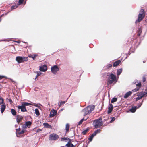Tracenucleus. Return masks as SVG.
<instances>
[{"label":"nucleus","instance_id":"obj_21","mask_svg":"<svg viewBox=\"0 0 147 147\" xmlns=\"http://www.w3.org/2000/svg\"><path fill=\"white\" fill-rule=\"evenodd\" d=\"M136 110V107H132V108L130 109V111L132 113H134L135 112Z\"/></svg>","mask_w":147,"mask_h":147},{"label":"nucleus","instance_id":"obj_30","mask_svg":"<svg viewBox=\"0 0 147 147\" xmlns=\"http://www.w3.org/2000/svg\"><path fill=\"white\" fill-rule=\"evenodd\" d=\"M18 5H14L12 6L11 7V9L12 10H13V9L17 8L18 7Z\"/></svg>","mask_w":147,"mask_h":147},{"label":"nucleus","instance_id":"obj_13","mask_svg":"<svg viewBox=\"0 0 147 147\" xmlns=\"http://www.w3.org/2000/svg\"><path fill=\"white\" fill-rule=\"evenodd\" d=\"M23 117L21 116L17 115V116L16 120L18 123H19L22 119Z\"/></svg>","mask_w":147,"mask_h":147},{"label":"nucleus","instance_id":"obj_38","mask_svg":"<svg viewBox=\"0 0 147 147\" xmlns=\"http://www.w3.org/2000/svg\"><path fill=\"white\" fill-rule=\"evenodd\" d=\"M139 89H139V88H138L137 87L136 88L133 89L132 90V91L133 92H136L138 91L139 90Z\"/></svg>","mask_w":147,"mask_h":147},{"label":"nucleus","instance_id":"obj_12","mask_svg":"<svg viewBox=\"0 0 147 147\" xmlns=\"http://www.w3.org/2000/svg\"><path fill=\"white\" fill-rule=\"evenodd\" d=\"M6 108V105L5 103L2 104L1 106V111L2 113H3L5 111Z\"/></svg>","mask_w":147,"mask_h":147},{"label":"nucleus","instance_id":"obj_3","mask_svg":"<svg viewBox=\"0 0 147 147\" xmlns=\"http://www.w3.org/2000/svg\"><path fill=\"white\" fill-rule=\"evenodd\" d=\"M145 16V13L144 9H141L140 10L139 14L138 15V19L135 21V23H138L144 18Z\"/></svg>","mask_w":147,"mask_h":147},{"label":"nucleus","instance_id":"obj_28","mask_svg":"<svg viewBox=\"0 0 147 147\" xmlns=\"http://www.w3.org/2000/svg\"><path fill=\"white\" fill-rule=\"evenodd\" d=\"M117 98H116L114 97L111 99V102L112 103H113L117 101Z\"/></svg>","mask_w":147,"mask_h":147},{"label":"nucleus","instance_id":"obj_48","mask_svg":"<svg viewBox=\"0 0 147 147\" xmlns=\"http://www.w3.org/2000/svg\"><path fill=\"white\" fill-rule=\"evenodd\" d=\"M42 131V129H38V130L36 132H37V133H38V132H39L40 131Z\"/></svg>","mask_w":147,"mask_h":147},{"label":"nucleus","instance_id":"obj_39","mask_svg":"<svg viewBox=\"0 0 147 147\" xmlns=\"http://www.w3.org/2000/svg\"><path fill=\"white\" fill-rule=\"evenodd\" d=\"M21 129L20 128H19L18 129H16V133H17L18 134H19V133H20V131Z\"/></svg>","mask_w":147,"mask_h":147},{"label":"nucleus","instance_id":"obj_23","mask_svg":"<svg viewBox=\"0 0 147 147\" xmlns=\"http://www.w3.org/2000/svg\"><path fill=\"white\" fill-rule=\"evenodd\" d=\"M122 72V69L121 68L118 69L117 71V76L120 75Z\"/></svg>","mask_w":147,"mask_h":147},{"label":"nucleus","instance_id":"obj_46","mask_svg":"<svg viewBox=\"0 0 147 147\" xmlns=\"http://www.w3.org/2000/svg\"><path fill=\"white\" fill-rule=\"evenodd\" d=\"M146 80V77L145 76H144L143 77L142 81L143 82H145Z\"/></svg>","mask_w":147,"mask_h":147},{"label":"nucleus","instance_id":"obj_2","mask_svg":"<svg viewBox=\"0 0 147 147\" xmlns=\"http://www.w3.org/2000/svg\"><path fill=\"white\" fill-rule=\"evenodd\" d=\"M107 76L108 78L107 84L108 85L111 84L114 82H117L116 77L115 75L113 74H111L107 75Z\"/></svg>","mask_w":147,"mask_h":147},{"label":"nucleus","instance_id":"obj_17","mask_svg":"<svg viewBox=\"0 0 147 147\" xmlns=\"http://www.w3.org/2000/svg\"><path fill=\"white\" fill-rule=\"evenodd\" d=\"M43 125L45 127L49 128H52V127L51 125L48 124L47 123H43Z\"/></svg>","mask_w":147,"mask_h":147},{"label":"nucleus","instance_id":"obj_7","mask_svg":"<svg viewBox=\"0 0 147 147\" xmlns=\"http://www.w3.org/2000/svg\"><path fill=\"white\" fill-rule=\"evenodd\" d=\"M51 71L52 73L56 74L57 72L59 70L58 67L57 65H54L51 68Z\"/></svg>","mask_w":147,"mask_h":147},{"label":"nucleus","instance_id":"obj_20","mask_svg":"<svg viewBox=\"0 0 147 147\" xmlns=\"http://www.w3.org/2000/svg\"><path fill=\"white\" fill-rule=\"evenodd\" d=\"M137 32H138V34H137L138 36H140V35L141 34L142 32V30L141 28H138V30Z\"/></svg>","mask_w":147,"mask_h":147},{"label":"nucleus","instance_id":"obj_42","mask_svg":"<svg viewBox=\"0 0 147 147\" xmlns=\"http://www.w3.org/2000/svg\"><path fill=\"white\" fill-rule=\"evenodd\" d=\"M98 133V132L96 131H94L93 134H91L92 136H93V137H94Z\"/></svg>","mask_w":147,"mask_h":147},{"label":"nucleus","instance_id":"obj_32","mask_svg":"<svg viewBox=\"0 0 147 147\" xmlns=\"http://www.w3.org/2000/svg\"><path fill=\"white\" fill-rule=\"evenodd\" d=\"M112 66V65L111 64H108L106 66V67L107 69H109V68H111Z\"/></svg>","mask_w":147,"mask_h":147},{"label":"nucleus","instance_id":"obj_19","mask_svg":"<svg viewBox=\"0 0 147 147\" xmlns=\"http://www.w3.org/2000/svg\"><path fill=\"white\" fill-rule=\"evenodd\" d=\"M69 127L70 126L69 124L67 123L66 124L65 129L66 130V133L69 132Z\"/></svg>","mask_w":147,"mask_h":147},{"label":"nucleus","instance_id":"obj_29","mask_svg":"<svg viewBox=\"0 0 147 147\" xmlns=\"http://www.w3.org/2000/svg\"><path fill=\"white\" fill-rule=\"evenodd\" d=\"M25 124L28 127L29 126H30L32 124V123L30 121H28L27 122H26L25 123Z\"/></svg>","mask_w":147,"mask_h":147},{"label":"nucleus","instance_id":"obj_44","mask_svg":"<svg viewBox=\"0 0 147 147\" xmlns=\"http://www.w3.org/2000/svg\"><path fill=\"white\" fill-rule=\"evenodd\" d=\"M141 98H142L141 97H140L138 96V97H137L136 98V101H137L138 100H139L141 99Z\"/></svg>","mask_w":147,"mask_h":147},{"label":"nucleus","instance_id":"obj_43","mask_svg":"<svg viewBox=\"0 0 147 147\" xmlns=\"http://www.w3.org/2000/svg\"><path fill=\"white\" fill-rule=\"evenodd\" d=\"M111 118H112V119L110 121V122L112 123L115 120V118L114 117H113L112 118L111 117Z\"/></svg>","mask_w":147,"mask_h":147},{"label":"nucleus","instance_id":"obj_27","mask_svg":"<svg viewBox=\"0 0 147 147\" xmlns=\"http://www.w3.org/2000/svg\"><path fill=\"white\" fill-rule=\"evenodd\" d=\"M89 129L88 128H87L86 129L84 130L82 132V134L83 135H85L86 134V133L88 132L89 131Z\"/></svg>","mask_w":147,"mask_h":147},{"label":"nucleus","instance_id":"obj_33","mask_svg":"<svg viewBox=\"0 0 147 147\" xmlns=\"http://www.w3.org/2000/svg\"><path fill=\"white\" fill-rule=\"evenodd\" d=\"M24 0H19L18 5H20L23 3Z\"/></svg>","mask_w":147,"mask_h":147},{"label":"nucleus","instance_id":"obj_31","mask_svg":"<svg viewBox=\"0 0 147 147\" xmlns=\"http://www.w3.org/2000/svg\"><path fill=\"white\" fill-rule=\"evenodd\" d=\"M136 86H137V87L138 88H139V89H140V88L141 87V82H139L138 84H136Z\"/></svg>","mask_w":147,"mask_h":147},{"label":"nucleus","instance_id":"obj_47","mask_svg":"<svg viewBox=\"0 0 147 147\" xmlns=\"http://www.w3.org/2000/svg\"><path fill=\"white\" fill-rule=\"evenodd\" d=\"M3 78H6V77L4 76L0 75V79H2Z\"/></svg>","mask_w":147,"mask_h":147},{"label":"nucleus","instance_id":"obj_16","mask_svg":"<svg viewBox=\"0 0 147 147\" xmlns=\"http://www.w3.org/2000/svg\"><path fill=\"white\" fill-rule=\"evenodd\" d=\"M121 63V61L120 60H118L115 61L114 63L113 66L114 67H116L118 66Z\"/></svg>","mask_w":147,"mask_h":147},{"label":"nucleus","instance_id":"obj_35","mask_svg":"<svg viewBox=\"0 0 147 147\" xmlns=\"http://www.w3.org/2000/svg\"><path fill=\"white\" fill-rule=\"evenodd\" d=\"M93 136H92L91 135L88 138V139L90 142H91L93 138Z\"/></svg>","mask_w":147,"mask_h":147},{"label":"nucleus","instance_id":"obj_8","mask_svg":"<svg viewBox=\"0 0 147 147\" xmlns=\"http://www.w3.org/2000/svg\"><path fill=\"white\" fill-rule=\"evenodd\" d=\"M17 107L18 109H21V111L22 112H24L27 111V110L26 108V107L23 105H19Z\"/></svg>","mask_w":147,"mask_h":147},{"label":"nucleus","instance_id":"obj_5","mask_svg":"<svg viewBox=\"0 0 147 147\" xmlns=\"http://www.w3.org/2000/svg\"><path fill=\"white\" fill-rule=\"evenodd\" d=\"M28 59V57L17 56L16 57V60L18 63H20L24 61H27Z\"/></svg>","mask_w":147,"mask_h":147},{"label":"nucleus","instance_id":"obj_22","mask_svg":"<svg viewBox=\"0 0 147 147\" xmlns=\"http://www.w3.org/2000/svg\"><path fill=\"white\" fill-rule=\"evenodd\" d=\"M11 113L13 116H15L16 115V112L14 109H11Z\"/></svg>","mask_w":147,"mask_h":147},{"label":"nucleus","instance_id":"obj_10","mask_svg":"<svg viewBox=\"0 0 147 147\" xmlns=\"http://www.w3.org/2000/svg\"><path fill=\"white\" fill-rule=\"evenodd\" d=\"M113 109V105L111 104H109L107 113L109 114L111 112Z\"/></svg>","mask_w":147,"mask_h":147},{"label":"nucleus","instance_id":"obj_15","mask_svg":"<svg viewBox=\"0 0 147 147\" xmlns=\"http://www.w3.org/2000/svg\"><path fill=\"white\" fill-rule=\"evenodd\" d=\"M132 94V92L129 91L126 93L124 97L125 98H126L130 96Z\"/></svg>","mask_w":147,"mask_h":147},{"label":"nucleus","instance_id":"obj_36","mask_svg":"<svg viewBox=\"0 0 147 147\" xmlns=\"http://www.w3.org/2000/svg\"><path fill=\"white\" fill-rule=\"evenodd\" d=\"M84 120H84V118L82 119L78 122V124L79 125L81 124L82 122Z\"/></svg>","mask_w":147,"mask_h":147},{"label":"nucleus","instance_id":"obj_52","mask_svg":"<svg viewBox=\"0 0 147 147\" xmlns=\"http://www.w3.org/2000/svg\"><path fill=\"white\" fill-rule=\"evenodd\" d=\"M39 74H37V77L39 76Z\"/></svg>","mask_w":147,"mask_h":147},{"label":"nucleus","instance_id":"obj_25","mask_svg":"<svg viewBox=\"0 0 147 147\" xmlns=\"http://www.w3.org/2000/svg\"><path fill=\"white\" fill-rule=\"evenodd\" d=\"M35 113L37 115L39 116L40 115V113L38 109L36 108L35 110Z\"/></svg>","mask_w":147,"mask_h":147},{"label":"nucleus","instance_id":"obj_41","mask_svg":"<svg viewBox=\"0 0 147 147\" xmlns=\"http://www.w3.org/2000/svg\"><path fill=\"white\" fill-rule=\"evenodd\" d=\"M25 130H23L20 131V133H19V134H24L25 132Z\"/></svg>","mask_w":147,"mask_h":147},{"label":"nucleus","instance_id":"obj_37","mask_svg":"<svg viewBox=\"0 0 147 147\" xmlns=\"http://www.w3.org/2000/svg\"><path fill=\"white\" fill-rule=\"evenodd\" d=\"M3 100L2 98L0 97V105L3 103Z\"/></svg>","mask_w":147,"mask_h":147},{"label":"nucleus","instance_id":"obj_34","mask_svg":"<svg viewBox=\"0 0 147 147\" xmlns=\"http://www.w3.org/2000/svg\"><path fill=\"white\" fill-rule=\"evenodd\" d=\"M68 139H69V138L67 137H66V138L64 137V138H61V141H65L66 140H68Z\"/></svg>","mask_w":147,"mask_h":147},{"label":"nucleus","instance_id":"obj_6","mask_svg":"<svg viewBox=\"0 0 147 147\" xmlns=\"http://www.w3.org/2000/svg\"><path fill=\"white\" fill-rule=\"evenodd\" d=\"M59 138V136L57 134L53 133L50 135L49 137V139L51 140H55L58 139Z\"/></svg>","mask_w":147,"mask_h":147},{"label":"nucleus","instance_id":"obj_9","mask_svg":"<svg viewBox=\"0 0 147 147\" xmlns=\"http://www.w3.org/2000/svg\"><path fill=\"white\" fill-rule=\"evenodd\" d=\"M57 113V111L56 110H52L50 112V116L51 117H53L55 116Z\"/></svg>","mask_w":147,"mask_h":147},{"label":"nucleus","instance_id":"obj_50","mask_svg":"<svg viewBox=\"0 0 147 147\" xmlns=\"http://www.w3.org/2000/svg\"><path fill=\"white\" fill-rule=\"evenodd\" d=\"M3 88V86L1 84H0V89Z\"/></svg>","mask_w":147,"mask_h":147},{"label":"nucleus","instance_id":"obj_11","mask_svg":"<svg viewBox=\"0 0 147 147\" xmlns=\"http://www.w3.org/2000/svg\"><path fill=\"white\" fill-rule=\"evenodd\" d=\"M47 69V66L45 65H44L40 67L39 69L42 71H45Z\"/></svg>","mask_w":147,"mask_h":147},{"label":"nucleus","instance_id":"obj_53","mask_svg":"<svg viewBox=\"0 0 147 147\" xmlns=\"http://www.w3.org/2000/svg\"><path fill=\"white\" fill-rule=\"evenodd\" d=\"M141 105H140L139 106V107H140L141 106Z\"/></svg>","mask_w":147,"mask_h":147},{"label":"nucleus","instance_id":"obj_24","mask_svg":"<svg viewBox=\"0 0 147 147\" xmlns=\"http://www.w3.org/2000/svg\"><path fill=\"white\" fill-rule=\"evenodd\" d=\"M22 105H24L25 107L26 106H29L31 105V103L26 102H23L22 103Z\"/></svg>","mask_w":147,"mask_h":147},{"label":"nucleus","instance_id":"obj_18","mask_svg":"<svg viewBox=\"0 0 147 147\" xmlns=\"http://www.w3.org/2000/svg\"><path fill=\"white\" fill-rule=\"evenodd\" d=\"M65 147H75L71 142H68L66 145Z\"/></svg>","mask_w":147,"mask_h":147},{"label":"nucleus","instance_id":"obj_49","mask_svg":"<svg viewBox=\"0 0 147 147\" xmlns=\"http://www.w3.org/2000/svg\"><path fill=\"white\" fill-rule=\"evenodd\" d=\"M101 131V130L100 129H98L96 131H95L98 132V133L100 132Z\"/></svg>","mask_w":147,"mask_h":147},{"label":"nucleus","instance_id":"obj_51","mask_svg":"<svg viewBox=\"0 0 147 147\" xmlns=\"http://www.w3.org/2000/svg\"><path fill=\"white\" fill-rule=\"evenodd\" d=\"M9 101L10 102H12V100L11 99H9Z\"/></svg>","mask_w":147,"mask_h":147},{"label":"nucleus","instance_id":"obj_1","mask_svg":"<svg viewBox=\"0 0 147 147\" xmlns=\"http://www.w3.org/2000/svg\"><path fill=\"white\" fill-rule=\"evenodd\" d=\"M95 106L94 105L88 106L84 109L82 111L84 115L85 116L90 113L94 109Z\"/></svg>","mask_w":147,"mask_h":147},{"label":"nucleus","instance_id":"obj_40","mask_svg":"<svg viewBox=\"0 0 147 147\" xmlns=\"http://www.w3.org/2000/svg\"><path fill=\"white\" fill-rule=\"evenodd\" d=\"M36 56V55H32L31 56H29V57H31V58H33V59H34Z\"/></svg>","mask_w":147,"mask_h":147},{"label":"nucleus","instance_id":"obj_14","mask_svg":"<svg viewBox=\"0 0 147 147\" xmlns=\"http://www.w3.org/2000/svg\"><path fill=\"white\" fill-rule=\"evenodd\" d=\"M147 94V92H140L137 95L138 96L141 97V98H142L143 97H144V96Z\"/></svg>","mask_w":147,"mask_h":147},{"label":"nucleus","instance_id":"obj_45","mask_svg":"<svg viewBox=\"0 0 147 147\" xmlns=\"http://www.w3.org/2000/svg\"><path fill=\"white\" fill-rule=\"evenodd\" d=\"M28 127L26 125V124L25 123L22 126V127L24 128H26Z\"/></svg>","mask_w":147,"mask_h":147},{"label":"nucleus","instance_id":"obj_4","mask_svg":"<svg viewBox=\"0 0 147 147\" xmlns=\"http://www.w3.org/2000/svg\"><path fill=\"white\" fill-rule=\"evenodd\" d=\"M102 118L100 117L98 119L94 121L93 125L95 128H99L102 125L103 123L102 122Z\"/></svg>","mask_w":147,"mask_h":147},{"label":"nucleus","instance_id":"obj_26","mask_svg":"<svg viewBox=\"0 0 147 147\" xmlns=\"http://www.w3.org/2000/svg\"><path fill=\"white\" fill-rule=\"evenodd\" d=\"M65 102H66L65 101H61L60 103H58L59 107H60L61 105L64 104Z\"/></svg>","mask_w":147,"mask_h":147}]
</instances>
